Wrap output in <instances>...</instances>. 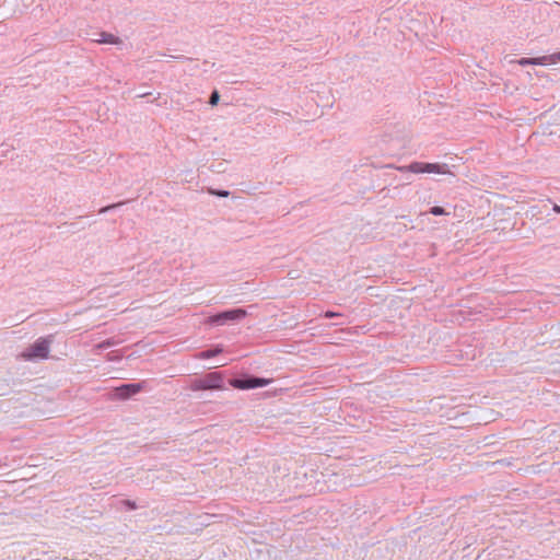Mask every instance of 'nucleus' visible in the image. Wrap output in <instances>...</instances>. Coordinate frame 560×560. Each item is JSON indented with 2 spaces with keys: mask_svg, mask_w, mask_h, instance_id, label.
I'll use <instances>...</instances> for the list:
<instances>
[{
  "mask_svg": "<svg viewBox=\"0 0 560 560\" xmlns=\"http://www.w3.org/2000/svg\"><path fill=\"white\" fill-rule=\"evenodd\" d=\"M398 171L400 172H410L415 174H442V175H451L452 172L447 164L440 163H423V162H412L406 166H398Z\"/></svg>",
  "mask_w": 560,
  "mask_h": 560,
  "instance_id": "1",
  "label": "nucleus"
},
{
  "mask_svg": "<svg viewBox=\"0 0 560 560\" xmlns=\"http://www.w3.org/2000/svg\"><path fill=\"white\" fill-rule=\"evenodd\" d=\"M49 341L47 339H38L28 349L21 353V358L26 361L44 360L48 358Z\"/></svg>",
  "mask_w": 560,
  "mask_h": 560,
  "instance_id": "2",
  "label": "nucleus"
},
{
  "mask_svg": "<svg viewBox=\"0 0 560 560\" xmlns=\"http://www.w3.org/2000/svg\"><path fill=\"white\" fill-rule=\"evenodd\" d=\"M247 315V312L243 308H235L222 312L220 314L210 316L207 319L208 324L211 325H224L229 322H235L244 318Z\"/></svg>",
  "mask_w": 560,
  "mask_h": 560,
  "instance_id": "3",
  "label": "nucleus"
},
{
  "mask_svg": "<svg viewBox=\"0 0 560 560\" xmlns=\"http://www.w3.org/2000/svg\"><path fill=\"white\" fill-rule=\"evenodd\" d=\"M222 377L219 373H210L206 377L195 381L191 384L192 390L220 389Z\"/></svg>",
  "mask_w": 560,
  "mask_h": 560,
  "instance_id": "4",
  "label": "nucleus"
},
{
  "mask_svg": "<svg viewBox=\"0 0 560 560\" xmlns=\"http://www.w3.org/2000/svg\"><path fill=\"white\" fill-rule=\"evenodd\" d=\"M271 383L269 378L262 377H248V378H236L231 382V385L237 389H252L257 387H264Z\"/></svg>",
  "mask_w": 560,
  "mask_h": 560,
  "instance_id": "5",
  "label": "nucleus"
},
{
  "mask_svg": "<svg viewBox=\"0 0 560 560\" xmlns=\"http://www.w3.org/2000/svg\"><path fill=\"white\" fill-rule=\"evenodd\" d=\"M560 62V51L551 55H546L537 58H521L517 60L520 66H547Z\"/></svg>",
  "mask_w": 560,
  "mask_h": 560,
  "instance_id": "6",
  "label": "nucleus"
},
{
  "mask_svg": "<svg viewBox=\"0 0 560 560\" xmlns=\"http://www.w3.org/2000/svg\"><path fill=\"white\" fill-rule=\"evenodd\" d=\"M95 42H97L100 44H112V45L120 44V39L110 33H101L100 38L95 39Z\"/></svg>",
  "mask_w": 560,
  "mask_h": 560,
  "instance_id": "7",
  "label": "nucleus"
},
{
  "mask_svg": "<svg viewBox=\"0 0 560 560\" xmlns=\"http://www.w3.org/2000/svg\"><path fill=\"white\" fill-rule=\"evenodd\" d=\"M221 352H222L221 348L209 349V350H205V351L200 352L198 354V358L202 359V360L210 359V358H212V357H214V355H217V354H219Z\"/></svg>",
  "mask_w": 560,
  "mask_h": 560,
  "instance_id": "8",
  "label": "nucleus"
},
{
  "mask_svg": "<svg viewBox=\"0 0 560 560\" xmlns=\"http://www.w3.org/2000/svg\"><path fill=\"white\" fill-rule=\"evenodd\" d=\"M141 386L140 384H128V385H124L121 387V389H126V390H129L131 394H136L140 390Z\"/></svg>",
  "mask_w": 560,
  "mask_h": 560,
  "instance_id": "9",
  "label": "nucleus"
},
{
  "mask_svg": "<svg viewBox=\"0 0 560 560\" xmlns=\"http://www.w3.org/2000/svg\"><path fill=\"white\" fill-rule=\"evenodd\" d=\"M430 213L433 215H443L445 214V211L442 207L435 206L430 209Z\"/></svg>",
  "mask_w": 560,
  "mask_h": 560,
  "instance_id": "10",
  "label": "nucleus"
},
{
  "mask_svg": "<svg viewBox=\"0 0 560 560\" xmlns=\"http://www.w3.org/2000/svg\"><path fill=\"white\" fill-rule=\"evenodd\" d=\"M219 98H220L219 93H218L217 91H214V92L211 94V96H210V101H209L210 105H212V106L217 105V104H218V102H219Z\"/></svg>",
  "mask_w": 560,
  "mask_h": 560,
  "instance_id": "11",
  "label": "nucleus"
},
{
  "mask_svg": "<svg viewBox=\"0 0 560 560\" xmlns=\"http://www.w3.org/2000/svg\"><path fill=\"white\" fill-rule=\"evenodd\" d=\"M120 205H121V202H119V203H115V205H110V206H107V207H104V208H102V209H101V211H100V212H101V213L106 212V211H108L109 209H114V208H116V207H118V206H120Z\"/></svg>",
  "mask_w": 560,
  "mask_h": 560,
  "instance_id": "12",
  "label": "nucleus"
},
{
  "mask_svg": "<svg viewBox=\"0 0 560 560\" xmlns=\"http://www.w3.org/2000/svg\"><path fill=\"white\" fill-rule=\"evenodd\" d=\"M338 315H339V314L334 313V312H330V311H328V312H326V313H325V317H327V318H330V317H334V316H338Z\"/></svg>",
  "mask_w": 560,
  "mask_h": 560,
  "instance_id": "13",
  "label": "nucleus"
},
{
  "mask_svg": "<svg viewBox=\"0 0 560 560\" xmlns=\"http://www.w3.org/2000/svg\"><path fill=\"white\" fill-rule=\"evenodd\" d=\"M214 194H215L217 196H220V197H226V196L229 195V191L223 190V191H217V192H214Z\"/></svg>",
  "mask_w": 560,
  "mask_h": 560,
  "instance_id": "14",
  "label": "nucleus"
},
{
  "mask_svg": "<svg viewBox=\"0 0 560 560\" xmlns=\"http://www.w3.org/2000/svg\"><path fill=\"white\" fill-rule=\"evenodd\" d=\"M553 210H555L557 213H560V206L555 205V206H553Z\"/></svg>",
  "mask_w": 560,
  "mask_h": 560,
  "instance_id": "15",
  "label": "nucleus"
}]
</instances>
